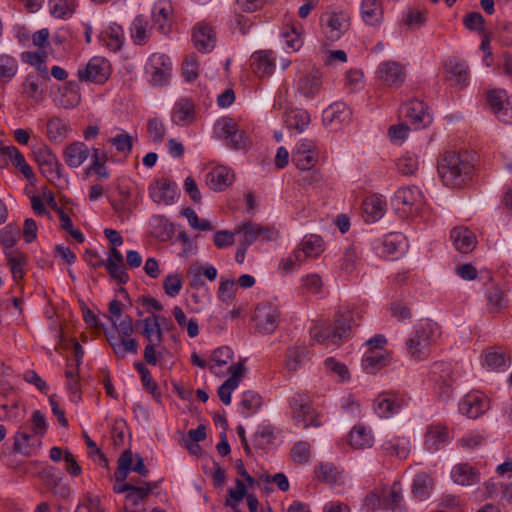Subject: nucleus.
<instances>
[{
	"label": "nucleus",
	"instance_id": "1",
	"mask_svg": "<svg viewBox=\"0 0 512 512\" xmlns=\"http://www.w3.org/2000/svg\"><path fill=\"white\" fill-rule=\"evenodd\" d=\"M473 165L456 152H446L438 163V174L444 185L461 187L473 173Z\"/></svg>",
	"mask_w": 512,
	"mask_h": 512
},
{
	"label": "nucleus",
	"instance_id": "2",
	"mask_svg": "<svg viewBox=\"0 0 512 512\" xmlns=\"http://www.w3.org/2000/svg\"><path fill=\"white\" fill-rule=\"evenodd\" d=\"M351 317L338 315L333 325H326L324 322L316 323L310 328L311 344H332L339 346L350 337Z\"/></svg>",
	"mask_w": 512,
	"mask_h": 512
},
{
	"label": "nucleus",
	"instance_id": "3",
	"mask_svg": "<svg viewBox=\"0 0 512 512\" xmlns=\"http://www.w3.org/2000/svg\"><path fill=\"white\" fill-rule=\"evenodd\" d=\"M435 329L436 324L431 322L420 323L414 326L413 331L405 341L407 354L411 358L424 360L430 355Z\"/></svg>",
	"mask_w": 512,
	"mask_h": 512
},
{
	"label": "nucleus",
	"instance_id": "4",
	"mask_svg": "<svg viewBox=\"0 0 512 512\" xmlns=\"http://www.w3.org/2000/svg\"><path fill=\"white\" fill-rule=\"evenodd\" d=\"M292 418L304 428L320 427L318 413L313 409L311 399L306 392H296L289 399Z\"/></svg>",
	"mask_w": 512,
	"mask_h": 512
},
{
	"label": "nucleus",
	"instance_id": "5",
	"mask_svg": "<svg viewBox=\"0 0 512 512\" xmlns=\"http://www.w3.org/2000/svg\"><path fill=\"white\" fill-rule=\"evenodd\" d=\"M110 62L99 56L92 57L88 63L77 70V77L80 82L104 84L111 75Z\"/></svg>",
	"mask_w": 512,
	"mask_h": 512
},
{
	"label": "nucleus",
	"instance_id": "6",
	"mask_svg": "<svg viewBox=\"0 0 512 512\" xmlns=\"http://www.w3.org/2000/svg\"><path fill=\"white\" fill-rule=\"evenodd\" d=\"M407 394L400 391H384L374 400L373 408L381 418H390L399 413L407 404Z\"/></svg>",
	"mask_w": 512,
	"mask_h": 512
},
{
	"label": "nucleus",
	"instance_id": "7",
	"mask_svg": "<svg viewBox=\"0 0 512 512\" xmlns=\"http://www.w3.org/2000/svg\"><path fill=\"white\" fill-rule=\"evenodd\" d=\"M424 202L422 191L417 186H408L398 189L392 199V206L403 215L416 213Z\"/></svg>",
	"mask_w": 512,
	"mask_h": 512
},
{
	"label": "nucleus",
	"instance_id": "8",
	"mask_svg": "<svg viewBox=\"0 0 512 512\" xmlns=\"http://www.w3.org/2000/svg\"><path fill=\"white\" fill-rule=\"evenodd\" d=\"M146 72L150 75V82L153 86L167 85L172 72L170 57L162 53H153L147 63Z\"/></svg>",
	"mask_w": 512,
	"mask_h": 512
},
{
	"label": "nucleus",
	"instance_id": "9",
	"mask_svg": "<svg viewBox=\"0 0 512 512\" xmlns=\"http://www.w3.org/2000/svg\"><path fill=\"white\" fill-rule=\"evenodd\" d=\"M217 135L226 141L227 146L235 150L244 149L247 146L248 138L244 130H241L234 119L229 117L221 118L216 125Z\"/></svg>",
	"mask_w": 512,
	"mask_h": 512
},
{
	"label": "nucleus",
	"instance_id": "10",
	"mask_svg": "<svg viewBox=\"0 0 512 512\" xmlns=\"http://www.w3.org/2000/svg\"><path fill=\"white\" fill-rule=\"evenodd\" d=\"M256 330L261 334L273 333L279 324V311L268 303L257 305L253 314Z\"/></svg>",
	"mask_w": 512,
	"mask_h": 512
},
{
	"label": "nucleus",
	"instance_id": "11",
	"mask_svg": "<svg viewBox=\"0 0 512 512\" xmlns=\"http://www.w3.org/2000/svg\"><path fill=\"white\" fill-rule=\"evenodd\" d=\"M487 102L496 115L503 123H512V99L508 97L503 89H493L487 93Z\"/></svg>",
	"mask_w": 512,
	"mask_h": 512
},
{
	"label": "nucleus",
	"instance_id": "12",
	"mask_svg": "<svg viewBox=\"0 0 512 512\" xmlns=\"http://www.w3.org/2000/svg\"><path fill=\"white\" fill-rule=\"evenodd\" d=\"M376 74L378 79L388 87L398 88L406 79L404 66L394 60H388L380 63Z\"/></svg>",
	"mask_w": 512,
	"mask_h": 512
},
{
	"label": "nucleus",
	"instance_id": "13",
	"mask_svg": "<svg viewBox=\"0 0 512 512\" xmlns=\"http://www.w3.org/2000/svg\"><path fill=\"white\" fill-rule=\"evenodd\" d=\"M149 195L155 203L171 205L178 197V188L176 183L162 178L150 184Z\"/></svg>",
	"mask_w": 512,
	"mask_h": 512
},
{
	"label": "nucleus",
	"instance_id": "14",
	"mask_svg": "<svg viewBox=\"0 0 512 512\" xmlns=\"http://www.w3.org/2000/svg\"><path fill=\"white\" fill-rule=\"evenodd\" d=\"M322 20L324 21V18ZM325 22L326 37L332 42L339 40L350 26V18L343 11L326 14Z\"/></svg>",
	"mask_w": 512,
	"mask_h": 512
},
{
	"label": "nucleus",
	"instance_id": "15",
	"mask_svg": "<svg viewBox=\"0 0 512 512\" xmlns=\"http://www.w3.org/2000/svg\"><path fill=\"white\" fill-rule=\"evenodd\" d=\"M489 409V400L484 395L469 393L459 402L461 414L476 419Z\"/></svg>",
	"mask_w": 512,
	"mask_h": 512
},
{
	"label": "nucleus",
	"instance_id": "16",
	"mask_svg": "<svg viewBox=\"0 0 512 512\" xmlns=\"http://www.w3.org/2000/svg\"><path fill=\"white\" fill-rule=\"evenodd\" d=\"M352 111L343 102H335L323 111V123L332 129H337L341 125L349 123Z\"/></svg>",
	"mask_w": 512,
	"mask_h": 512
},
{
	"label": "nucleus",
	"instance_id": "17",
	"mask_svg": "<svg viewBox=\"0 0 512 512\" xmlns=\"http://www.w3.org/2000/svg\"><path fill=\"white\" fill-rule=\"evenodd\" d=\"M383 509L392 512H407L404 504L402 486L399 481L394 482L391 486L381 489Z\"/></svg>",
	"mask_w": 512,
	"mask_h": 512
},
{
	"label": "nucleus",
	"instance_id": "18",
	"mask_svg": "<svg viewBox=\"0 0 512 512\" xmlns=\"http://www.w3.org/2000/svg\"><path fill=\"white\" fill-rule=\"evenodd\" d=\"M192 40L200 52H210L216 45V34L207 23L200 22L193 28Z\"/></svg>",
	"mask_w": 512,
	"mask_h": 512
},
{
	"label": "nucleus",
	"instance_id": "19",
	"mask_svg": "<svg viewBox=\"0 0 512 512\" xmlns=\"http://www.w3.org/2000/svg\"><path fill=\"white\" fill-rule=\"evenodd\" d=\"M402 112L414 129L425 127L431 122V116L426 112V106L422 101H409L404 105Z\"/></svg>",
	"mask_w": 512,
	"mask_h": 512
},
{
	"label": "nucleus",
	"instance_id": "20",
	"mask_svg": "<svg viewBox=\"0 0 512 512\" xmlns=\"http://www.w3.org/2000/svg\"><path fill=\"white\" fill-rule=\"evenodd\" d=\"M449 440L448 427L442 423H433L427 426L424 434L425 449L433 453Z\"/></svg>",
	"mask_w": 512,
	"mask_h": 512
},
{
	"label": "nucleus",
	"instance_id": "21",
	"mask_svg": "<svg viewBox=\"0 0 512 512\" xmlns=\"http://www.w3.org/2000/svg\"><path fill=\"white\" fill-rule=\"evenodd\" d=\"M275 56L271 50L255 51L250 58L251 69L259 77L269 76L275 68Z\"/></svg>",
	"mask_w": 512,
	"mask_h": 512
},
{
	"label": "nucleus",
	"instance_id": "22",
	"mask_svg": "<svg viewBox=\"0 0 512 512\" xmlns=\"http://www.w3.org/2000/svg\"><path fill=\"white\" fill-rule=\"evenodd\" d=\"M234 180V174L230 168L219 165L214 167L206 175V184L213 191H224Z\"/></svg>",
	"mask_w": 512,
	"mask_h": 512
},
{
	"label": "nucleus",
	"instance_id": "23",
	"mask_svg": "<svg viewBox=\"0 0 512 512\" xmlns=\"http://www.w3.org/2000/svg\"><path fill=\"white\" fill-rule=\"evenodd\" d=\"M322 89V73L313 69L299 78L297 83L298 92L306 98H314Z\"/></svg>",
	"mask_w": 512,
	"mask_h": 512
},
{
	"label": "nucleus",
	"instance_id": "24",
	"mask_svg": "<svg viewBox=\"0 0 512 512\" xmlns=\"http://www.w3.org/2000/svg\"><path fill=\"white\" fill-rule=\"evenodd\" d=\"M390 362L385 349L366 350L362 359V368L367 374L374 375Z\"/></svg>",
	"mask_w": 512,
	"mask_h": 512
},
{
	"label": "nucleus",
	"instance_id": "25",
	"mask_svg": "<svg viewBox=\"0 0 512 512\" xmlns=\"http://www.w3.org/2000/svg\"><path fill=\"white\" fill-rule=\"evenodd\" d=\"M217 269L212 265L192 264L187 271L189 284L193 288L205 286V279L213 281L217 277Z\"/></svg>",
	"mask_w": 512,
	"mask_h": 512
},
{
	"label": "nucleus",
	"instance_id": "26",
	"mask_svg": "<svg viewBox=\"0 0 512 512\" xmlns=\"http://www.w3.org/2000/svg\"><path fill=\"white\" fill-rule=\"evenodd\" d=\"M362 211L366 222H375L385 214L386 202L380 195H370L363 200Z\"/></svg>",
	"mask_w": 512,
	"mask_h": 512
},
{
	"label": "nucleus",
	"instance_id": "27",
	"mask_svg": "<svg viewBox=\"0 0 512 512\" xmlns=\"http://www.w3.org/2000/svg\"><path fill=\"white\" fill-rule=\"evenodd\" d=\"M41 445V438L35 436L34 433L30 434L26 431H17L14 435V452L30 456L33 455L37 448Z\"/></svg>",
	"mask_w": 512,
	"mask_h": 512
},
{
	"label": "nucleus",
	"instance_id": "28",
	"mask_svg": "<svg viewBox=\"0 0 512 512\" xmlns=\"http://www.w3.org/2000/svg\"><path fill=\"white\" fill-rule=\"evenodd\" d=\"M172 5L168 0H159L155 3L152 11L153 25L161 33H167L170 29Z\"/></svg>",
	"mask_w": 512,
	"mask_h": 512
},
{
	"label": "nucleus",
	"instance_id": "29",
	"mask_svg": "<svg viewBox=\"0 0 512 512\" xmlns=\"http://www.w3.org/2000/svg\"><path fill=\"white\" fill-rule=\"evenodd\" d=\"M451 477L456 484L471 486L480 482L479 471L469 463H459L451 471Z\"/></svg>",
	"mask_w": 512,
	"mask_h": 512
},
{
	"label": "nucleus",
	"instance_id": "30",
	"mask_svg": "<svg viewBox=\"0 0 512 512\" xmlns=\"http://www.w3.org/2000/svg\"><path fill=\"white\" fill-rule=\"evenodd\" d=\"M89 154L88 146L83 142L76 141L66 146L64 160L69 167L77 168L84 163Z\"/></svg>",
	"mask_w": 512,
	"mask_h": 512
},
{
	"label": "nucleus",
	"instance_id": "31",
	"mask_svg": "<svg viewBox=\"0 0 512 512\" xmlns=\"http://www.w3.org/2000/svg\"><path fill=\"white\" fill-rule=\"evenodd\" d=\"M450 238L454 247L462 253L472 251L476 244L474 233L463 226L453 228L450 233Z\"/></svg>",
	"mask_w": 512,
	"mask_h": 512
},
{
	"label": "nucleus",
	"instance_id": "32",
	"mask_svg": "<svg viewBox=\"0 0 512 512\" xmlns=\"http://www.w3.org/2000/svg\"><path fill=\"white\" fill-rule=\"evenodd\" d=\"M381 447L385 455L395 456L399 459H406L411 452V443L406 437H392L385 440Z\"/></svg>",
	"mask_w": 512,
	"mask_h": 512
},
{
	"label": "nucleus",
	"instance_id": "33",
	"mask_svg": "<svg viewBox=\"0 0 512 512\" xmlns=\"http://www.w3.org/2000/svg\"><path fill=\"white\" fill-rule=\"evenodd\" d=\"M237 233L243 232V240L241 241V245L249 246L254 243L258 239L262 240H270L271 239V231L269 228L260 226L255 223H245L239 226L236 229Z\"/></svg>",
	"mask_w": 512,
	"mask_h": 512
},
{
	"label": "nucleus",
	"instance_id": "34",
	"mask_svg": "<svg viewBox=\"0 0 512 512\" xmlns=\"http://www.w3.org/2000/svg\"><path fill=\"white\" fill-rule=\"evenodd\" d=\"M360 12L362 20L367 25L377 26L383 21V7L380 0H363Z\"/></svg>",
	"mask_w": 512,
	"mask_h": 512
},
{
	"label": "nucleus",
	"instance_id": "35",
	"mask_svg": "<svg viewBox=\"0 0 512 512\" xmlns=\"http://www.w3.org/2000/svg\"><path fill=\"white\" fill-rule=\"evenodd\" d=\"M195 117V107L194 104L188 99L179 100L171 114L172 122L177 125H188L193 122Z\"/></svg>",
	"mask_w": 512,
	"mask_h": 512
},
{
	"label": "nucleus",
	"instance_id": "36",
	"mask_svg": "<svg viewBox=\"0 0 512 512\" xmlns=\"http://www.w3.org/2000/svg\"><path fill=\"white\" fill-rule=\"evenodd\" d=\"M427 20V10L408 7L402 13L401 24L407 31H416L423 27Z\"/></svg>",
	"mask_w": 512,
	"mask_h": 512
},
{
	"label": "nucleus",
	"instance_id": "37",
	"mask_svg": "<svg viewBox=\"0 0 512 512\" xmlns=\"http://www.w3.org/2000/svg\"><path fill=\"white\" fill-rule=\"evenodd\" d=\"M284 123L288 129L301 133L309 125L310 115L303 109H291L285 113Z\"/></svg>",
	"mask_w": 512,
	"mask_h": 512
},
{
	"label": "nucleus",
	"instance_id": "38",
	"mask_svg": "<svg viewBox=\"0 0 512 512\" xmlns=\"http://www.w3.org/2000/svg\"><path fill=\"white\" fill-rule=\"evenodd\" d=\"M447 79L457 85H465L468 77V66L463 61L449 59L446 63Z\"/></svg>",
	"mask_w": 512,
	"mask_h": 512
},
{
	"label": "nucleus",
	"instance_id": "39",
	"mask_svg": "<svg viewBox=\"0 0 512 512\" xmlns=\"http://www.w3.org/2000/svg\"><path fill=\"white\" fill-rule=\"evenodd\" d=\"M7 265L12 274L15 285H23L21 280L25 276V266L27 265V257L19 252H11L7 256Z\"/></svg>",
	"mask_w": 512,
	"mask_h": 512
},
{
	"label": "nucleus",
	"instance_id": "40",
	"mask_svg": "<svg viewBox=\"0 0 512 512\" xmlns=\"http://www.w3.org/2000/svg\"><path fill=\"white\" fill-rule=\"evenodd\" d=\"M482 364L489 370H500L506 366L507 356L497 347H490L481 355Z\"/></svg>",
	"mask_w": 512,
	"mask_h": 512
},
{
	"label": "nucleus",
	"instance_id": "41",
	"mask_svg": "<svg viewBox=\"0 0 512 512\" xmlns=\"http://www.w3.org/2000/svg\"><path fill=\"white\" fill-rule=\"evenodd\" d=\"M159 316L154 315L141 321L143 326L142 334L149 343H162L163 332L159 323Z\"/></svg>",
	"mask_w": 512,
	"mask_h": 512
},
{
	"label": "nucleus",
	"instance_id": "42",
	"mask_svg": "<svg viewBox=\"0 0 512 512\" xmlns=\"http://www.w3.org/2000/svg\"><path fill=\"white\" fill-rule=\"evenodd\" d=\"M49 11L54 18L69 19L75 13V0H49Z\"/></svg>",
	"mask_w": 512,
	"mask_h": 512
},
{
	"label": "nucleus",
	"instance_id": "43",
	"mask_svg": "<svg viewBox=\"0 0 512 512\" xmlns=\"http://www.w3.org/2000/svg\"><path fill=\"white\" fill-rule=\"evenodd\" d=\"M433 489V479L427 472H420L416 474L413 485L412 493L415 497L423 500L430 494Z\"/></svg>",
	"mask_w": 512,
	"mask_h": 512
},
{
	"label": "nucleus",
	"instance_id": "44",
	"mask_svg": "<svg viewBox=\"0 0 512 512\" xmlns=\"http://www.w3.org/2000/svg\"><path fill=\"white\" fill-rule=\"evenodd\" d=\"M349 443L356 449H364L372 446L373 437L365 427L355 426L349 433Z\"/></svg>",
	"mask_w": 512,
	"mask_h": 512
},
{
	"label": "nucleus",
	"instance_id": "45",
	"mask_svg": "<svg viewBox=\"0 0 512 512\" xmlns=\"http://www.w3.org/2000/svg\"><path fill=\"white\" fill-rule=\"evenodd\" d=\"M68 130V125L61 118L52 117L47 122V137L52 142H62L66 138Z\"/></svg>",
	"mask_w": 512,
	"mask_h": 512
},
{
	"label": "nucleus",
	"instance_id": "46",
	"mask_svg": "<svg viewBox=\"0 0 512 512\" xmlns=\"http://www.w3.org/2000/svg\"><path fill=\"white\" fill-rule=\"evenodd\" d=\"M18 71L17 60L7 54L0 55V81L2 84L10 82Z\"/></svg>",
	"mask_w": 512,
	"mask_h": 512
},
{
	"label": "nucleus",
	"instance_id": "47",
	"mask_svg": "<svg viewBox=\"0 0 512 512\" xmlns=\"http://www.w3.org/2000/svg\"><path fill=\"white\" fill-rule=\"evenodd\" d=\"M262 405V397L260 394L248 390L245 391L242 395V399L240 402V406L242 408V414L245 417H249L251 414L255 413Z\"/></svg>",
	"mask_w": 512,
	"mask_h": 512
},
{
	"label": "nucleus",
	"instance_id": "48",
	"mask_svg": "<svg viewBox=\"0 0 512 512\" xmlns=\"http://www.w3.org/2000/svg\"><path fill=\"white\" fill-rule=\"evenodd\" d=\"M148 22L143 16H137L131 25V37L136 45H144L149 39Z\"/></svg>",
	"mask_w": 512,
	"mask_h": 512
},
{
	"label": "nucleus",
	"instance_id": "49",
	"mask_svg": "<svg viewBox=\"0 0 512 512\" xmlns=\"http://www.w3.org/2000/svg\"><path fill=\"white\" fill-rule=\"evenodd\" d=\"M485 298L490 312H498L507 307L509 301L504 290H486Z\"/></svg>",
	"mask_w": 512,
	"mask_h": 512
},
{
	"label": "nucleus",
	"instance_id": "50",
	"mask_svg": "<svg viewBox=\"0 0 512 512\" xmlns=\"http://www.w3.org/2000/svg\"><path fill=\"white\" fill-rule=\"evenodd\" d=\"M102 40L105 46L113 51H118L124 42V35L122 29L119 26H111L102 36Z\"/></svg>",
	"mask_w": 512,
	"mask_h": 512
},
{
	"label": "nucleus",
	"instance_id": "51",
	"mask_svg": "<svg viewBox=\"0 0 512 512\" xmlns=\"http://www.w3.org/2000/svg\"><path fill=\"white\" fill-rule=\"evenodd\" d=\"M111 347L118 358H124L127 353L136 354L139 344L133 338L120 337L119 342H111Z\"/></svg>",
	"mask_w": 512,
	"mask_h": 512
},
{
	"label": "nucleus",
	"instance_id": "52",
	"mask_svg": "<svg viewBox=\"0 0 512 512\" xmlns=\"http://www.w3.org/2000/svg\"><path fill=\"white\" fill-rule=\"evenodd\" d=\"M153 486L149 482H142L141 486L133 485L131 491L126 494V501L132 506L139 505L151 493Z\"/></svg>",
	"mask_w": 512,
	"mask_h": 512
},
{
	"label": "nucleus",
	"instance_id": "53",
	"mask_svg": "<svg viewBox=\"0 0 512 512\" xmlns=\"http://www.w3.org/2000/svg\"><path fill=\"white\" fill-rule=\"evenodd\" d=\"M299 246L309 257H317L323 251V239L318 235L310 234L304 237Z\"/></svg>",
	"mask_w": 512,
	"mask_h": 512
},
{
	"label": "nucleus",
	"instance_id": "54",
	"mask_svg": "<svg viewBox=\"0 0 512 512\" xmlns=\"http://www.w3.org/2000/svg\"><path fill=\"white\" fill-rule=\"evenodd\" d=\"M133 463V454L131 450H125L118 459V467L115 472L116 482H124L129 472L131 471V465Z\"/></svg>",
	"mask_w": 512,
	"mask_h": 512
},
{
	"label": "nucleus",
	"instance_id": "55",
	"mask_svg": "<svg viewBox=\"0 0 512 512\" xmlns=\"http://www.w3.org/2000/svg\"><path fill=\"white\" fill-rule=\"evenodd\" d=\"M236 488H230L228 491V498L225 501V506L235 509L242 499L247 496V489L241 479L235 480Z\"/></svg>",
	"mask_w": 512,
	"mask_h": 512
},
{
	"label": "nucleus",
	"instance_id": "56",
	"mask_svg": "<svg viewBox=\"0 0 512 512\" xmlns=\"http://www.w3.org/2000/svg\"><path fill=\"white\" fill-rule=\"evenodd\" d=\"M310 456V444L306 441L297 442L291 450V458L297 464H305L309 462Z\"/></svg>",
	"mask_w": 512,
	"mask_h": 512
},
{
	"label": "nucleus",
	"instance_id": "57",
	"mask_svg": "<svg viewBox=\"0 0 512 512\" xmlns=\"http://www.w3.org/2000/svg\"><path fill=\"white\" fill-rule=\"evenodd\" d=\"M108 142L115 146L119 153H123L125 155H128L133 148V138L126 132H122L109 138Z\"/></svg>",
	"mask_w": 512,
	"mask_h": 512
},
{
	"label": "nucleus",
	"instance_id": "58",
	"mask_svg": "<svg viewBox=\"0 0 512 512\" xmlns=\"http://www.w3.org/2000/svg\"><path fill=\"white\" fill-rule=\"evenodd\" d=\"M304 347H291L287 350L285 366L289 371H296L305 356Z\"/></svg>",
	"mask_w": 512,
	"mask_h": 512
},
{
	"label": "nucleus",
	"instance_id": "59",
	"mask_svg": "<svg viewBox=\"0 0 512 512\" xmlns=\"http://www.w3.org/2000/svg\"><path fill=\"white\" fill-rule=\"evenodd\" d=\"M80 87L76 81H68L65 84V92L69 93V98L62 101L61 106L65 109H70L78 105L81 101L79 93Z\"/></svg>",
	"mask_w": 512,
	"mask_h": 512
},
{
	"label": "nucleus",
	"instance_id": "60",
	"mask_svg": "<svg viewBox=\"0 0 512 512\" xmlns=\"http://www.w3.org/2000/svg\"><path fill=\"white\" fill-rule=\"evenodd\" d=\"M397 169L403 175H413L418 170V159L415 155L406 154L397 160Z\"/></svg>",
	"mask_w": 512,
	"mask_h": 512
},
{
	"label": "nucleus",
	"instance_id": "61",
	"mask_svg": "<svg viewBox=\"0 0 512 512\" xmlns=\"http://www.w3.org/2000/svg\"><path fill=\"white\" fill-rule=\"evenodd\" d=\"M315 473L318 480L327 484H335L338 480L337 469L329 463L320 464L319 467L316 468Z\"/></svg>",
	"mask_w": 512,
	"mask_h": 512
},
{
	"label": "nucleus",
	"instance_id": "62",
	"mask_svg": "<svg viewBox=\"0 0 512 512\" xmlns=\"http://www.w3.org/2000/svg\"><path fill=\"white\" fill-rule=\"evenodd\" d=\"M33 155L35 161L39 166L52 165V163H55V159H57L56 155L45 144H42L34 148Z\"/></svg>",
	"mask_w": 512,
	"mask_h": 512
},
{
	"label": "nucleus",
	"instance_id": "63",
	"mask_svg": "<svg viewBox=\"0 0 512 512\" xmlns=\"http://www.w3.org/2000/svg\"><path fill=\"white\" fill-rule=\"evenodd\" d=\"M105 268L108 271V273L111 275L115 281L120 284L124 285L128 282L129 276L126 273L125 264H117L113 263L112 261H106Z\"/></svg>",
	"mask_w": 512,
	"mask_h": 512
},
{
	"label": "nucleus",
	"instance_id": "64",
	"mask_svg": "<svg viewBox=\"0 0 512 512\" xmlns=\"http://www.w3.org/2000/svg\"><path fill=\"white\" fill-rule=\"evenodd\" d=\"M20 237V229L14 225H7L0 231V242L6 248L14 246Z\"/></svg>",
	"mask_w": 512,
	"mask_h": 512
}]
</instances>
